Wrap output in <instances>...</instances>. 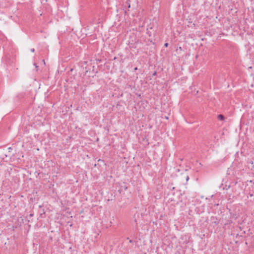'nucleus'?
I'll return each instance as SVG.
<instances>
[{"label": "nucleus", "mask_w": 254, "mask_h": 254, "mask_svg": "<svg viewBox=\"0 0 254 254\" xmlns=\"http://www.w3.org/2000/svg\"><path fill=\"white\" fill-rule=\"evenodd\" d=\"M0 153L1 154L0 155V158L1 159H2V160L4 159L5 157H7V155L5 153H4L3 152H0Z\"/></svg>", "instance_id": "3"}, {"label": "nucleus", "mask_w": 254, "mask_h": 254, "mask_svg": "<svg viewBox=\"0 0 254 254\" xmlns=\"http://www.w3.org/2000/svg\"><path fill=\"white\" fill-rule=\"evenodd\" d=\"M129 242L130 243H132L133 242L132 240H130Z\"/></svg>", "instance_id": "9"}, {"label": "nucleus", "mask_w": 254, "mask_h": 254, "mask_svg": "<svg viewBox=\"0 0 254 254\" xmlns=\"http://www.w3.org/2000/svg\"><path fill=\"white\" fill-rule=\"evenodd\" d=\"M250 163H251V164H253V161H251V162H250Z\"/></svg>", "instance_id": "11"}, {"label": "nucleus", "mask_w": 254, "mask_h": 254, "mask_svg": "<svg viewBox=\"0 0 254 254\" xmlns=\"http://www.w3.org/2000/svg\"><path fill=\"white\" fill-rule=\"evenodd\" d=\"M156 74V72H154L153 74V75H155Z\"/></svg>", "instance_id": "10"}, {"label": "nucleus", "mask_w": 254, "mask_h": 254, "mask_svg": "<svg viewBox=\"0 0 254 254\" xmlns=\"http://www.w3.org/2000/svg\"><path fill=\"white\" fill-rule=\"evenodd\" d=\"M127 13V10H125V13L126 14Z\"/></svg>", "instance_id": "14"}, {"label": "nucleus", "mask_w": 254, "mask_h": 254, "mask_svg": "<svg viewBox=\"0 0 254 254\" xmlns=\"http://www.w3.org/2000/svg\"><path fill=\"white\" fill-rule=\"evenodd\" d=\"M134 69V70H136L137 69V67H135Z\"/></svg>", "instance_id": "12"}, {"label": "nucleus", "mask_w": 254, "mask_h": 254, "mask_svg": "<svg viewBox=\"0 0 254 254\" xmlns=\"http://www.w3.org/2000/svg\"><path fill=\"white\" fill-rule=\"evenodd\" d=\"M123 188H124V190H127V186H126V185H125V186H124L123 187Z\"/></svg>", "instance_id": "5"}, {"label": "nucleus", "mask_w": 254, "mask_h": 254, "mask_svg": "<svg viewBox=\"0 0 254 254\" xmlns=\"http://www.w3.org/2000/svg\"><path fill=\"white\" fill-rule=\"evenodd\" d=\"M146 33L149 37L151 42H152V40H155V37L156 36V29L154 28L153 24H150L147 26Z\"/></svg>", "instance_id": "1"}, {"label": "nucleus", "mask_w": 254, "mask_h": 254, "mask_svg": "<svg viewBox=\"0 0 254 254\" xmlns=\"http://www.w3.org/2000/svg\"><path fill=\"white\" fill-rule=\"evenodd\" d=\"M124 9L126 8V7L128 8V10H129V8L130 7V0H127L125 4L123 5Z\"/></svg>", "instance_id": "2"}, {"label": "nucleus", "mask_w": 254, "mask_h": 254, "mask_svg": "<svg viewBox=\"0 0 254 254\" xmlns=\"http://www.w3.org/2000/svg\"><path fill=\"white\" fill-rule=\"evenodd\" d=\"M164 46L165 47H167L168 46V43H166L165 44H164Z\"/></svg>", "instance_id": "6"}, {"label": "nucleus", "mask_w": 254, "mask_h": 254, "mask_svg": "<svg viewBox=\"0 0 254 254\" xmlns=\"http://www.w3.org/2000/svg\"><path fill=\"white\" fill-rule=\"evenodd\" d=\"M186 181H188L189 179V176H187L186 178Z\"/></svg>", "instance_id": "7"}, {"label": "nucleus", "mask_w": 254, "mask_h": 254, "mask_svg": "<svg viewBox=\"0 0 254 254\" xmlns=\"http://www.w3.org/2000/svg\"><path fill=\"white\" fill-rule=\"evenodd\" d=\"M34 51H35V50H34V48H33V49H31V51L32 52H34Z\"/></svg>", "instance_id": "8"}, {"label": "nucleus", "mask_w": 254, "mask_h": 254, "mask_svg": "<svg viewBox=\"0 0 254 254\" xmlns=\"http://www.w3.org/2000/svg\"><path fill=\"white\" fill-rule=\"evenodd\" d=\"M224 118H225L224 116L223 115H221V114H220V115H219L218 116V119L219 120L223 121V120H224Z\"/></svg>", "instance_id": "4"}, {"label": "nucleus", "mask_w": 254, "mask_h": 254, "mask_svg": "<svg viewBox=\"0 0 254 254\" xmlns=\"http://www.w3.org/2000/svg\"><path fill=\"white\" fill-rule=\"evenodd\" d=\"M8 149H9V150H10V149H12V148H11V147H10L8 148Z\"/></svg>", "instance_id": "13"}, {"label": "nucleus", "mask_w": 254, "mask_h": 254, "mask_svg": "<svg viewBox=\"0 0 254 254\" xmlns=\"http://www.w3.org/2000/svg\"><path fill=\"white\" fill-rule=\"evenodd\" d=\"M30 216H33V214H30Z\"/></svg>", "instance_id": "15"}]
</instances>
